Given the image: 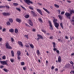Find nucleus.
<instances>
[{"mask_svg": "<svg viewBox=\"0 0 74 74\" xmlns=\"http://www.w3.org/2000/svg\"><path fill=\"white\" fill-rule=\"evenodd\" d=\"M65 67L67 69H72L71 66V65L69 64H66L65 66Z\"/></svg>", "mask_w": 74, "mask_h": 74, "instance_id": "nucleus-5", "label": "nucleus"}, {"mask_svg": "<svg viewBox=\"0 0 74 74\" xmlns=\"http://www.w3.org/2000/svg\"><path fill=\"white\" fill-rule=\"evenodd\" d=\"M71 22L72 24L74 25V16L72 17V19L71 20Z\"/></svg>", "mask_w": 74, "mask_h": 74, "instance_id": "nucleus-14", "label": "nucleus"}, {"mask_svg": "<svg viewBox=\"0 0 74 74\" xmlns=\"http://www.w3.org/2000/svg\"><path fill=\"white\" fill-rule=\"evenodd\" d=\"M31 12L33 14V16H37V14H36L33 11H31Z\"/></svg>", "mask_w": 74, "mask_h": 74, "instance_id": "nucleus-18", "label": "nucleus"}, {"mask_svg": "<svg viewBox=\"0 0 74 74\" xmlns=\"http://www.w3.org/2000/svg\"><path fill=\"white\" fill-rule=\"evenodd\" d=\"M74 55V53H73L71 54V56H73V55Z\"/></svg>", "mask_w": 74, "mask_h": 74, "instance_id": "nucleus-64", "label": "nucleus"}, {"mask_svg": "<svg viewBox=\"0 0 74 74\" xmlns=\"http://www.w3.org/2000/svg\"><path fill=\"white\" fill-rule=\"evenodd\" d=\"M29 45L32 48H34V46H33V44H30Z\"/></svg>", "mask_w": 74, "mask_h": 74, "instance_id": "nucleus-30", "label": "nucleus"}, {"mask_svg": "<svg viewBox=\"0 0 74 74\" xmlns=\"http://www.w3.org/2000/svg\"><path fill=\"white\" fill-rule=\"evenodd\" d=\"M8 20L9 22H10V23H12L13 22V19L12 18H9Z\"/></svg>", "mask_w": 74, "mask_h": 74, "instance_id": "nucleus-20", "label": "nucleus"}, {"mask_svg": "<svg viewBox=\"0 0 74 74\" xmlns=\"http://www.w3.org/2000/svg\"><path fill=\"white\" fill-rule=\"evenodd\" d=\"M4 6L5 7L4 8H5V7H6V8H10V7L6 5L5 6Z\"/></svg>", "mask_w": 74, "mask_h": 74, "instance_id": "nucleus-46", "label": "nucleus"}, {"mask_svg": "<svg viewBox=\"0 0 74 74\" xmlns=\"http://www.w3.org/2000/svg\"><path fill=\"white\" fill-rule=\"evenodd\" d=\"M50 7L51 8V9H52V8H53V7H52V6H50Z\"/></svg>", "mask_w": 74, "mask_h": 74, "instance_id": "nucleus-60", "label": "nucleus"}, {"mask_svg": "<svg viewBox=\"0 0 74 74\" xmlns=\"http://www.w3.org/2000/svg\"><path fill=\"white\" fill-rule=\"evenodd\" d=\"M6 25L7 26H10L11 25V23H10V22L7 21L6 22Z\"/></svg>", "mask_w": 74, "mask_h": 74, "instance_id": "nucleus-23", "label": "nucleus"}, {"mask_svg": "<svg viewBox=\"0 0 74 74\" xmlns=\"http://www.w3.org/2000/svg\"><path fill=\"white\" fill-rule=\"evenodd\" d=\"M58 17H59V18L60 19V20H62V16L60 15H58Z\"/></svg>", "mask_w": 74, "mask_h": 74, "instance_id": "nucleus-29", "label": "nucleus"}, {"mask_svg": "<svg viewBox=\"0 0 74 74\" xmlns=\"http://www.w3.org/2000/svg\"><path fill=\"white\" fill-rule=\"evenodd\" d=\"M2 14L4 16H7V15L9 16L10 15V14L8 13L4 12L2 13Z\"/></svg>", "mask_w": 74, "mask_h": 74, "instance_id": "nucleus-12", "label": "nucleus"}, {"mask_svg": "<svg viewBox=\"0 0 74 74\" xmlns=\"http://www.w3.org/2000/svg\"><path fill=\"white\" fill-rule=\"evenodd\" d=\"M53 50L54 51H56L57 54H59V51L57 50V49L55 48L56 47V43L55 42H53Z\"/></svg>", "mask_w": 74, "mask_h": 74, "instance_id": "nucleus-2", "label": "nucleus"}, {"mask_svg": "<svg viewBox=\"0 0 74 74\" xmlns=\"http://www.w3.org/2000/svg\"><path fill=\"white\" fill-rule=\"evenodd\" d=\"M39 21L40 22H42V20L40 18L39 19Z\"/></svg>", "mask_w": 74, "mask_h": 74, "instance_id": "nucleus-39", "label": "nucleus"}, {"mask_svg": "<svg viewBox=\"0 0 74 74\" xmlns=\"http://www.w3.org/2000/svg\"><path fill=\"white\" fill-rule=\"evenodd\" d=\"M21 51H17V59L18 60H20V59H21V57H20V55H21Z\"/></svg>", "mask_w": 74, "mask_h": 74, "instance_id": "nucleus-6", "label": "nucleus"}, {"mask_svg": "<svg viewBox=\"0 0 74 74\" xmlns=\"http://www.w3.org/2000/svg\"><path fill=\"white\" fill-rule=\"evenodd\" d=\"M24 1L25 3H27L28 5H30V3L31 4H33V2L30 1V0H24Z\"/></svg>", "mask_w": 74, "mask_h": 74, "instance_id": "nucleus-3", "label": "nucleus"}, {"mask_svg": "<svg viewBox=\"0 0 74 74\" xmlns=\"http://www.w3.org/2000/svg\"><path fill=\"white\" fill-rule=\"evenodd\" d=\"M50 39H51V40H52L53 39V36H51L49 37Z\"/></svg>", "mask_w": 74, "mask_h": 74, "instance_id": "nucleus-52", "label": "nucleus"}, {"mask_svg": "<svg viewBox=\"0 0 74 74\" xmlns=\"http://www.w3.org/2000/svg\"><path fill=\"white\" fill-rule=\"evenodd\" d=\"M57 21V19H54V20H53V22L54 24H55V23H56Z\"/></svg>", "mask_w": 74, "mask_h": 74, "instance_id": "nucleus-28", "label": "nucleus"}, {"mask_svg": "<svg viewBox=\"0 0 74 74\" xmlns=\"http://www.w3.org/2000/svg\"><path fill=\"white\" fill-rule=\"evenodd\" d=\"M74 14V11L73 10H71L70 11V13L68 12H66L65 14V16L67 17V18H68L69 19H71V15L72 14Z\"/></svg>", "mask_w": 74, "mask_h": 74, "instance_id": "nucleus-1", "label": "nucleus"}, {"mask_svg": "<svg viewBox=\"0 0 74 74\" xmlns=\"http://www.w3.org/2000/svg\"><path fill=\"white\" fill-rule=\"evenodd\" d=\"M2 38H0V41H2Z\"/></svg>", "mask_w": 74, "mask_h": 74, "instance_id": "nucleus-61", "label": "nucleus"}, {"mask_svg": "<svg viewBox=\"0 0 74 74\" xmlns=\"http://www.w3.org/2000/svg\"><path fill=\"white\" fill-rule=\"evenodd\" d=\"M13 4L14 6H18V3H13Z\"/></svg>", "mask_w": 74, "mask_h": 74, "instance_id": "nucleus-27", "label": "nucleus"}, {"mask_svg": "<svg viewBox=\"0 0 74 74\" xmlns=\"http://www.w3.org/2000/svg\"><path fill=\"white\" fill-rule=\"evenodd\" d=\"M16 10H17V11H21V9L19 8H16Z\"/></svg>", "mask_w": 74, "mask_h": 74, "instance_id": "nucleus-32", "label": "nucleus"}, {"mask_svg": "<svg viewBox=\"0 0 74 74\" xmlns=\"http://www.w3.org/2000/svg\"><path fill=\"white\" fill-rule=\"evenodd\" d=\"M25 17L26 18H28L29 17V15L28 14L26 15H25Z\"/></svg>", "mask_w": 74, "mask_h": 74, "instance_id": "nucleus-36", "label": "nucleus"}, {"mask_svg": "<svg viewBox=\"0 0 74 74\" xmlns=\"http://www.w3.org/2000/svg\"><path fill=\"white\" fill-rule=\"evenodd\" d=\"M21 64L22 66H23L25 64V63L23 62H22L21 63Z\"/></svg>", "mask_w": 74, "mask_h": 74, "instance_id": "nucleus-41", "label": "nucleus"}, {"mask_svg": "<svg viewBox=\"0 0 74 74\" xmlns=\"http://www.w3.org/2000/svg\"><path fill=\"white\" fill-rule=\"evenodd\" d=\"M65 38L66 39H68V38H69L67 36H65Z\"/></svg>", "mask_w": 74, "mask_h": 74, "instance_id": "nucleus-57", "label": "nucleus"}, {"mask_svg": "<svg viewBox=\"0 0 74 74\" xmlns=\"http://www.w3.org/2000/svg\"><path fill=\"white\" fill-rule=\"evenodd\" d=\"M54 5L55 7H56V8H59V6L58 5L56 4H55Z\"/></svg>", "mask_w": 74, "mask_h": 74, "instance_id": "nucleus-26", "label": "nucleus"}, {"mask_svg": "<svg viewBox=\"0 0 74 74\" xmlns=\"http://www.w3.org/2000/svg\"><path fill=\"white\" fill-rule=\"evenodd\" d=\"M70 63L71 64H74V63H73V61H71L70 62Z\"/></svg>", "mask_w": 74, "mask_h": 74, "instance_id": "nucleus-54", "label": "nucleus"}, {"mask_svg": "<svg viewBox=\"0 0 74 74\" xmlns=\"http://www.w3.org/2000/svg\"><path fill=\"white\" fill-rule=\"evenodd\" d=\"M43 9L45 11L47 12V13H48V14H50V12H49L47 9H45V8H43Z\"/></svg>", "mask_w": 74, "mask_h": 74, "instance_id": "nucleus-16", "label": "nucleus"}, {"mask_svg": "<svg viewBox=\"0 0 74 74\" xmlns=\"http://www.w3.org/2000/svg\"><path fill=\"white\" fill-rule=\"evenodd\" d=\"M60 26H61L62 28L63 29V24L62 23H61L60 24Z\"/></svg>", "mask_w": 74, "mask_h": 74, "instance_id": "nucleus-35", "label": "nucleus"}, {"mask_svg": "<svg viewBox=\"0 0 74 74\" xmlns=\"http://www.w3.org/2000/svg\"><path fill=\"white\" fill-rule=\"evenodd\" d=\"M54 68H55V67L53 66H52L51 68V69L52 70H53V69H54Z\"/></svg>", "mask_w": 74, "mask_h": 74, "instance_id": "nucleus-48", "label": "nucleus"}, {"mask_svg": "<svg viewBox=\"0 0 74 74\" xmlns=\"http://www.w3.org/2000/svg\"><path fill=\"white\" fill-rule=\"evenodd\" d=\"M25 46L27 47V48H29V45H26Z\"/></svg>", "mask_w": 74, "mask_h": 74, "instance_id": "nucleus-55", "label": "nucleus"}, {"mask_svg": "<svg viewBox=\"0 0 74 74\" xmlns=\"http://www.w3.org/2000/svg\"><path fill=\"white\" fill-rule=\"evenodd\" d=\"M48 22L49 26L50 27V29H51V30H53V27H52V24L51 22L50 21H49Z\"/></svg>", "mask_w": 74, "mask_h": 74, "instance_id": "nucleus-7", "label": "nucleus"}, {"mask_svg": "<svg viewBox=\"0 0 74 74\" xmlns=\"http://www.w3.org/2000/svg\"><path fill=\"white\" fill-rule=\"evenodd\" d=\"M3 70H4L5 72H7V71H8V70L5 69H3Z\"/></svg>", "mask_w": 74, "mask_h": 74, "instance_id": "nucleus-40", "label": "nucleus"}, {"mask_svg": "<svg viewBox=\"0 0 74 74\" xmlns=\"http://www.w3.org/2000/svg\"><path fill=\"white\" fill-rule=\"evenodd\" d=\"M10 61H11V62H12V63H13V62H14V59H11Z\"/></svg>", "mask_w": 74, "mask_h": 74, "instance_id": "nucleus-42", "label": "nucleus"}, {"mask_svg": "<svg viewBox=\"0 0 74 74\" xmlns=\"http://www.w3.org/2000/svg\"><path fill=\"white\" fill-rule=\"evenodd\" d=\"M8 61L6 60V61H0V63L3 64V65H6V66H8V63H7Z\"/></svg>", "mask_w": 74, "mask_h": 74, "instance_id": "nucleus-4", "label": "nucleus"}, {"mask_svg": "<svg viewBox=\"0 0 74 74\" xmlns=\"http://www.w3.org/2000/svg\"><path fill=\"white\" fill-rule=\"evenodd\" d=\"M36 53L38 55H39L40 54V51L39 50H37L36 51Z\"/></svg>", "mask_w": 74, "mask_h": 74, "instance_id": "nucleus-24", "label": "nucleus"}, {"mask_svg": "<svg viewBox=\"0 0 74 74\" xmlns=\"http://www.w3.org/2000/svg\"><path fill=\"white\" fill-rule=\"evenodd\" d=\"M3 68H4V66L3 65H1L0 66V69H3Z\"/></svg>", "mask_w": 74, "mask_h": 74, "instance_id": "nucleus-45", "label": "nucleus"}, {"mask_svg": "<svg viewBox=\"0 0 74 74\" xmlns=\"http://www.w3.org/2000/svg\"><path fill=\"white\" fill-rule=\"evenodd\" d=\"M24 36L25 37V38H26L27 39H28L29 38V37L28 35H25Z\"/></svg>", "mask_w": 74, "mask_h": 74, "instance_id": "nucleus-38", "label": "nucleus"}, {"mask_svg": "<svg viewBox=\"0 0 74 74\" xmlns=\"http://www.w3.org/2000/svg\"><path fill=\"white\" fill-rule=\"evenodd\" d=\"M64 14V12H62L61 13V15H63Z\"/></svg>", "mask_w": 74, "mask_h": 74, "instance_id": "nucleus-51", "label": "nucleus"}, {"mask_svg": "<svg viewBox=\"0 0 74 74\" xmlns=\"http://www.w3.org/2000/svg\"><path fill=\"white\" fill-rule=\"evenodd\" d=\"M6 30V29L5 28H3L2 30V32H5V31Z\"/></svg>", "mask_w": 74, "mask_h": 74, "instance_id": "nucleus-49", "label": "nucleus"}, {"mask_svg": "<svg viewBox=\"0 0 74 74\" xmlns=\"http://www.w3.org/2000/svg\"><path fill=\"white\" fill-rule=\"evenodd\" d=\"M21 8H23V10H24V11H26V8H25L24 7H23L22 6H21Z\"/></svg>", "mask_w": 74, "mask_h": 74, "instance_id": "nucleus-31", "label": "nucleus"}, {"mask_svg": "<svg viewBox=\"0 0 74 74\" xmlns=\"http://www.w3.org/2000/svg\"><path fill=\"white\" fill-rule=\"evenodd\" d=\"M36 11L41 15H42V11L40 9H36Z\"/></svg>", "mask_w": 74, "mask_h": 74, "instance_id": "nucleus-10", "label": "nucleus"}, {"mask_svg": "<svg viewBox=\"0 0 74 74\" xmlns=\"http://www.w3.org/2000/svg\"><path fill=\"white\" fill-rule=\"evenodd\" d=\"M56 28H57V29H59V23H56L54 24Z\"/></svg>", "mask_w": 74, "mask_h": 74, "instance_id": "nucleus-11", "label": "nucleus"}, {"mask_svg": "<svg viewBox=\"0 0 74 74\" xmlns=\"http://www.w3.org/2000/svg\"><path fill=\"white\" fill-rule=\"evenodd\" d=\"M29 9H30V10H34L33 8L30 6H29Z\"/></svg>", "mask_w": 74, "mask_h": 74, "instance_id": "nucleus-34", "label": "nucleus"}, {"mask_svg": "<svg viewBox=\"0 0 74 74\" xmlns=\"http://www.w3.org/2000/svg\"><path fill=\"white\" fill-rule=\"evenodd\" d=\"M5 58H6V57H5V56H3L2 57L3 59H4V60L5 59Z\"/></svg>", "mask_w": 74, "mask_h": 74, "instance_id": "nucleus-43", "label": "nucleus"}, {"mask_svg": "<svg viewBox=\"0 0 74 74\" xmlns=\"http://www.w3.org/2000/svg\"><path fill=\"white\" fill-rule=\"evenodd\" d=\"M11 54L12 55V57H14V51H13V50H12L11 51Z\"/></svg>", "mask_w": 74, "mask_h": 74, "instance_id": "nucleus-19", "label": "nucleus"}, {"mask_svg": "<svg viewBox=\"0 0 74 74\" xmlns=\"http://www.w3.org/2000/svg\"><path fill=\"white\" fill-rule=\"evenodd\" d=\"M23 69L24 70H26V68H25V67H23Z\"/></svg>", "mask_w": 74, "mask_h": 74, "instance_id": "nucleus-59", "label": "nucleus"}, {"mask_svg": "<svg viewBox=\"0 0 74 74\" xmlns=\"http://www.w3.org/2000/svg\"><path fill=\"white\" fill-rule=\"evenodd\" d=\"M11 41L12 42H14V39L12 38H11Z\"/></svg>", "mask_w": 74, "mask_h": 74, "instance_id": "nucleus-37", "label": "nucleus"}, {"mask_svg": "<svg viewBox=\"0 0 74 74\" xmlns=\"http://www.w3.org/2000/svg\"><path fill=\"white\" fill-rule=\"evenodd\" d=\"M55 71H58V68L55 69Z\"/></svg>", "mask_w": 74, "mask_h": 74, "instance_id": "nucleus-53", "label": "nucleus"}, {"mask_svg": "<svg viewBox=\"0 0 74 74\" xmlns=\"http://www.w3.org/2000/svg\"><path fill=\"white\" fill-rule=\"evenodd\" d=\"M14 32L15 33H18V29L16 28L14 30Z\"/></svg>", "mask_w": 74, "mask_h": 74, "instance_id": "nucleus-25", "label": "nucleus"}, {"mask_svg": "<svg viewBox=\"0 0 74 74\" xmlns=\"http://www.w3.org/2000/svg\"><path fill=\"white\" fill-rule=\"evenodd\" d=\"M61 57L60 56H59L58 57V62H59L60 63L61 62Z\"/></svg>", "mask_w": 74, "mask_h": 74, "instance_id": "nucleus-17", "label": "nucleus"}, {"mask_svg": "<svg viewBox=\"0 0 74 74\" xmlns=\"http://www.w3.org/2000/svg\"><path fill=\"white\" fill-rule=\"evenodd\" d=\"M47 35H50V34L49 33H47Z\"/></svg>", "mask_w": 74, "mask_h": 74, "instance_id": "nucleus-63", "label": "nucleus"}, {"mask_svg": "<svg viewBox=\"0 0 74 74\" xmlns=\"http://www.w3.org/2000/svg\"><path fill=\"white\" fill-rule=\"evenodd\" d=\"M29 23L32 26H33V23H32V21L29 19Z\"/></svg>", "mask_w": 74, "mask_h": 74, "instance_id": "nucleus-15", "label": "nucleus"}, {"mask_svg": "<svg viewBox=\"0 0 74 74\" xmlns=\"http://www.w3.org/2000/svg\"><path fill=\"white\" fill-rule=\"evenodd\" d=\"M42 32H43V33H46V31H45L43 29H42Z\"/></svg>", "mask_w": 74, "mask_h": 74, "instance_id": "nucleus-44", "label": "nucleus"}, {"mask_svg": "<svg viewBox=\"0 0 74 74\" xmlns=\"http://www.w3.org/2000/svg\"><path fill=\"white\" fill-rule=\"evenodd\" d=\"M6 48L8 49H11L12 48L10 46L9 44L8 43H7L6 44Z\"/></svg>", "mask_w": 74, "mask_h": 74, "instance_id": "nucleus-9", "label": "nucleus"}, {"mask_svg": "<svg viewBox=\"0 0 74 74\" xmlns=\"http://www.w3.org/2000/svg\"><path fill=\"white\" fill-rule=\"evenodd\" d=\"M18 44H19V45H20V46L22 47H23V44H22V42L20 41H18Z\"/></svg>", "mask_w": 74, "mask_h": 74, "instance_id": "nucleus-13", "label": "nucleus"}, {"mask_svg": "<svg viewBox=\"0 0 74 74\" xmlns=\"http://www.w3.org/2000/svg\"><path fill=\"white\" fill-rule=\"evenodd\" d=\"M58 12L59 14H60V10H58Z\"/></svg>", "mask_w": 74, "mask_h": 74, "instance_id": "nucleus-50", "label": "nucleus"}, {"mask_svg": "<svg viewBox=\"0 0 74 74\" xmlns=\"http://www.w3.org/2000/svg\"><path fill=\"white\" fill-rule=\"evenodd\" d=\"M32 31L33 32H35V31H36V29H32Z\"/></svg>", "mask_w": 74, "mask_h": 74, "instance_id": "nucleus-62", "label": "nucleus"}, {"mask_svg": "<svg viewBox=\"0 0 74 74\" xmlns=\"http://www.w3.org/2000/svg\"><path fill=\"white\" fill-rule=\"evenodd\" d=\"M66 2H67L68 3H71V1L69 0H66Z\"/></svg>", "mask_w": 74, "mask_h": 74, "instance_id": "nucleus-33", "label": "nucleus"}, {"mask_svg": "<svg viewBox=\"0 0 74 74\" xmlns=\"http://www.w3.org/2000/svg\"><path fill=\"white\" fill-rule=\"evenodd\" d=\"M26 55L27 56H29V53H28L27 52Z\"/></svg>", "mask_w": 74, "mask_h": 74, "instance_id": "nucleus-56", "label": "nucleus"}, {"mask_svg": "<svg viewBox=\"0 0 74 74\" xmlns=\"http://www.w3.org/2000/svg\"><path fill=\"white\" fill-rule=\"evenodd\" d=\"M14 31V30L12 28L10 29L9 30V32H10L11 33H13Z\"/></svg>", "mask_w": 74, "mask_h": 74, "instance_id": "nucleus-21", "label": "nucleus"}, {"mask_svg": "<svg viewBox=\"0 0 74 74\" xmlns=\"http://www.w3.org/2000/svg\"><path fill=\"white\" fill-rule=\"evenodd\" d=\"M16 22H19V23H21V19H19V18H17L16 19Z\"/></svg>", "mask_w": 74, "mask_h": 74, "instance_id": "nucleus-22", "label": "nucleus"}, {"mask_svg": "<svg viewBox=\"0 0 74 74\" xmlns=\"http://www.w3.org/2000/svg\"><path fill=\"white\" fill-rule=\"evenodd\" d=\"M5 7L4 6H0V8H4Z\"/></svg>", "mask_w": 74, "mask_h": 74, "instance_id": "nucleus-47", "label": "nucleus"}, {"mask_svg": "<svg viewBox=\"0 0 74 74\" xmlns=\"http://www.w3.org/2000/svg\"><path fill=\"white\" fill-rule=\"evenodd\" d=\"M38 37H39L36 39L38 41V40H40V38L41 39H43V37L40 35L38 34L37 35Z\"/></svg>", "mask_w": 74, "mask_h": 74, "instance_id": "nucleus-8", "label": "nucleus"}, {"mask_svg": "<svg viewBox=\"0 0 74 74\" xmlns=\"http://www.w3.org/2000/svg\"><path fill=\"white\" fill-rule=\"evenodd\" d=\"M38 4H39V5H42V4L40 3H38Z\"/></svg>", "mask_w": 74, "mask_h": 74, "instance_id": "nucleus-58", "label": "nucleus"}]
</instances>
